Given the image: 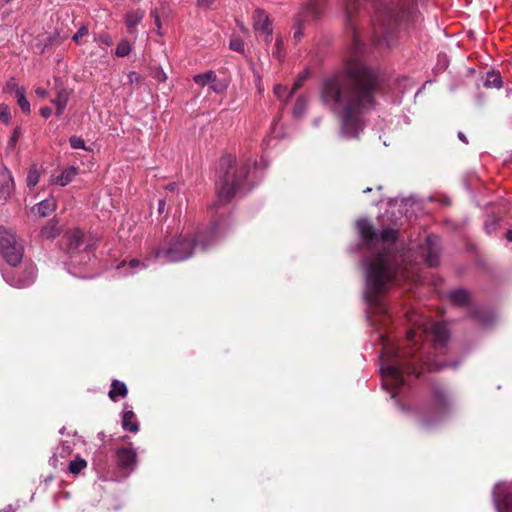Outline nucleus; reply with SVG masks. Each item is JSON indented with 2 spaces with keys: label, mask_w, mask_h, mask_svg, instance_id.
<instances>
[{
  "label": "nucleus",
  "mask_w": 512,
  "mask_h": 512,
  "mask_svg": "<svg viewBox=\"0 0 512 512\" xmlns=\"http://www.w3.org/2000/svg\"><path fill=\"white\" fill-rule=\"evenodd\" d=\"M380 85L378 72L358 59L348 61L341 75L323 81L322 103L339 121L342 137L359 138L366 116L378 105Z\"/></svg>",
  "instance_id": "nucleus-1"
},
{
  "label": "nucleus",
  "mask_w": 512,
  "mask_h": 512,
  "mask_svg": "<svg viewBox=\"0 0 512 512\" xmlns=\"http://www.w3.org/2000/svg\"><path fill=\"white\" fill-rule=\"evenodd\" d=\"M408 278L406 268L398 265L389 253H377L366 260V288L371 297Z\"/></svg>",
  "instance_id": "nucleus-2"
},
{
  "label": "nucleus",
  "mask_w": 512,
  "mask_h": 512,
  "mask_svg": "<svg viewBox=\"0 0 512 512\" xmlns=\"http://www.w3.org/2000/svg\"><path fill=\"white\" fill-rule=\"evenodd\" d=\"M255 167V161L245 159L237 161L232 155L220 159L216 193L220 203H228L234 196L246 189L248 175Z\"/></svg>",
  "instance_id": "nucleus-3"
},
{
  "label": "nucleus",
  "mask_w": 512,
  "mask_h": 512,
  "mask_svg": "<svg viewBox=\"0 0 512 512\" xmlns=\"http://www.w3.org/2000/svg\"><path fill=\"white\" fill-rule=\"evenodd\" d=\"M218 235V224L213 223L207 234L199 233L195 239L178 236L166 248H154L151 255L154 259H163L166 263L184 261L193 255L196 246L205 250L217 240Z\"/></svg>",
  "instance_id": "nucleus-4"
},
{
  "label": "nucleus",
  "mask_w": 512,
  "mask_h": 512,
  "mask_svg": "<svg viewBox=\"0 0 512 512\" xmlns=\"http://www.w3.org/2000/svg\"><path fill=\"white\" fill-rule=\"evenodd\" d=\"M383 351L381 354V373L383 377V385L387 389H396L404 384L403 373H412L414 369L403 360L390 344L382 340Z\"/></svg>",
  "instance_id": "nucleus-5"
},
{
  "label": "nucleus",
  "mask_w": 512,
  "mask_h": 512,
  "mask_svg": "<svg viewBox=\"0 0 512 512\" xmlns=\"http://www.w3.org/2000/svg\"><path fill=\"white\" fill-rule=\"evenodd\" d=\"M452 407L453 401L447 389L440 384H432L428 407L421 415V426L430 428L433 423L442 420Z\"/></svg>",
  "instance_id": "nucleus-6"
},
{
  "label": "nucleus",
  "mask_w": 512,
  "mask_h": 512,
  "mask_svg": "<svg viewBox=\"0 0 512 512\" xmlns=\"http://www.w3.org/2000/svg\"><path fill=\"white\" fill-rule=\"evenodd\" d=\"M409 17V12L402 7H384L377 12L373 25L375 30L382 32V39L375 40V44L385 43L386 47L391 46L390 36L394 27L400 25Z\"/></svg>",
  "instance_id": "nucleus-7"
},
{
  "label": "nucleus",
  "mask_w": 512,
  "mask_h": 512,
  "mask_svg": "<svg viewBox=\"0 0 512 512\" xmlns=\"http://www.w3.org/2000/svg\"><path fill=\"white\" fill-rule=\"evenodd\" d=\"M0 254L12 267L21 264L24 247L12 230L0 228Z\"/></svg>",
  "instance_id": "nucleus-8"
},
{
  "label": "nucleus",
  "mask_w": 512,
  "mask_h": 512,
  "mask_svg": "<svg viewBox=\"0 0 512 512\" xmlns=\"http://www.w3.org/2000/svg\"><path fill=\"white\" fill-rule=\"evenodd\" d=\"M2 276L7 284L15 288H25L32 285L37 277V267L31 261L23 262L19 267L15 266L2 271Z\"/></svg>",
  "instance_id": "nucleus-9"
},
{
  "label": "nucleus",
  "mask_w": 512,
  "mask_h": 512,
  "mask_svg": "<svg viewBox=\"0 0 512 512\" xmlns=\"http://www.w3.org/2000/svg\"><path fill=\"white\" fill-rule=\"evenodd\" d=\"M357 228L360 237L369 247H373L378 243L391 245L397 239V231L395 229L387 227L378 235L372 224L366 219L359 220L357 222Z\"/></svg>",
  "instance_id": "nucleus-10"
},
{
  "label": "nucleus",
  "mask_w": 512,
  "mask_h": 512,
  "mask_svg": "<svg viewBox=\"0 0 512 512\" xmlns=\"http://www.w3.org/2000/svg\"><path fill=\"white\" fill-rule=\"evenodd\" d=\"M322 0H307L302 10L297 14L293 25V39L297 42L303 37L304 24L317 20L323 13Z\"/></svg>",
  "instance_id": "nucleus-11"
},
{
  "label": "nucleus",
  "mask_w": 512,
  "mask_h": 512,
  "mask_svg": "<svg viewBox=\"0 0 512 512\" xmlns=\"http://www.w3.org/2000/svg\"><path fill=\"white\" fill-rule=\"evenodd\" d=\"M358 8V0H345V25L352 39L353 53H358L362 49V43L356 25L353 22V14Z\"/></svg>",
  "instance_id": "nucleus-12"
},
{
  "label": "nucleus",
  "mask_w": 512,
  "mask_h": 512,
  "mask_svg": "<svg viewBox=\"0 0 512 512\" xmlns=\"http://www.w3.org/2000/svg\"><path fill=\"white\" fill-rule=\"evenodd\" d=\"M423 251L426 254V262L429 266L435 267L439 264L440 245L438 237L428 236Z\"/></svg>",
  "instance_id": "nucleus-13"
},
{
  "label": "nucleus",
  "mask_w": 512,
  "mask_h": 512,
  "mask_svg": "<svg viewBox=\"0 0 512 512\" xmlns=\"http://www.w3.org/2000/svg\"><path fill=\"white\" fill-rule=\"evenodd\" d=\"M116 460L121 468L132 470L137 464V453L130 448H118L116 450Z\"/></svg>",
  "instance_id": "nucleus-14"
},
{
  "label": "nucleus",
  "mask_w": 512,
  "mask_h": 512,
  "mask_svg": "<svg viewBox=\"0 0 512 512\" xmlns=\"http://www.w3.org/2000/svg\"><path fill=\"white\" fill-rule=\"evenodd\" d=\"M64 238L66 240L67 251L71 256L81 250L83 245V232L80 229L75 228L67 232Z\"/></svg>",
  "instance_id": "nucleus-15"
},
{
  "label": "nucleus",
  "mask_w": 512,
  "mask_h": 512,
  "mask_svg": "<svg viewBox=\"0 0 512 512\" xmlns=\"http://www.w3.org/2000/svg\"><path fill=\"white\" fill-rule=\"evenodd\" d=\"M14 190V180L7 168L0 170V200L6 201Z\"/></svg>",
  "instance_id": "nucleus-16"
},
{
  "label": "nucleus",
  "mask_w": 512,
  "mask_h": 512,
  "mask_svg": "<svg viewBox=\"0 0 512 512\" xmlns=\"http://www.w3.org/2000/svg\"><path fill=\"white\" fill-rule=\"evenodd\" d=\"M80 169L76 166H69L62 170L59 175H52L50 178V184L66 186L71 183L75 177L79 174Z\"/></svg>",
  "instance_id": "nucleus-17"
},
{
  "label": "nucleus",
  "mask_w": 512,
  "mask_h": 512,
  "mask_svg": "<svg viewBox=\"0 0 512 512\" xmlns=\"http://www.w3.org/2000/svg\"><path fill=\"white\" fill-rule=\"evenodd\" d=\"M252 19L255 30L268 34V36L272 33L270 19L264 10L256 9L253 13Z\"/></svg>",
  "instance_id": "nucleus-18"
},
{
  "label": "nucleus",
  "mask_w": 512,
  "mask_h": 512,
  "mask_svg": "<svg viewBox=\"0 0 512 512\" xmlns=\"http://www.w3.org/2000/svg\"><path fill=\"white\" fill-rule=\"evenodd\" d=\"M72 91L65 88L59 87L56 89V96L51 102L56 106V115L61 116L67 106Z\"/></svg>",
  "instance_id": "nucleus-19"
},
{
  "label": "nucleus",
  "mask_w": 512,
  "mask_h": 512,
  "mask_svg": "<svg viewBox=\"0 0 512 512\" xmlns=\"http://www.w3.org/2000/svg\"><path fill=\"white\" fill-rule=\"evenodd\" d=\"M122 428L131 433H137L139 431V423L137 421L135 413L128 409V406L125 405L122 412V420H121Z\"/></svg>",
  "instance_id": "nucleus-20"
},
{
  "label": "nucleus",
  "mask_w": 512,
  "mask_h": 512,
  "mask_svg": "<svg viewBox=\"0 0 512 512\" xmlns=\"http://www.w3.org/2000/svg\"><path fill=\"white\" fill-rule=\"evenodd\" d=\"M432 334L435 346L443 347L446 345L449 338V332L445 324H434L432 327Z\"/></svg>",
  "instance_id": "nucleus-21"
},
{
  "label": "nucleus",
  "mask_w": 512,
  "mask_h": 512,
  "mask_svg": "<svg viewBox=\"0 0 512 512\" xmlns=\"http://www.w3.org/2000/svg\"><path fill=\"white\" fill-rule=\"evenodd\" d=\"M128 394V388L124 382L112 380L111 388L108 392L110 400L116 402L119 398H125Z\"/></svg>",
  "instance_id": "nucleus-22"
},
{
  "label": "nucleus",
  "mask_w": 512,
  "mask_h": 512,
  "mask_svg": "<svg viewBox=\"0 0 512 512\" xmlns=\"http://www.w3.org/2000/svg\"><path fill=\"white\" fill-rule=\"evenodd\" d=\"M56 209V201L53 198L45 199L33 207V212L40 217H46Z\"/></svg>",
  "instance_id": "nucleus-23"
},
{
  "label": "nucleus",
  "mask_w": 512,
  "mask_h": 512,
  "mask_svg": "<svg viewBox=\"0 0 512 512\" xmlns=\"http://www.w3.org/2000/svg\"><path fill=\"white\" fill-rule=\"evenodd\" d=\"M60 232L61 228L59 227L56 219L49 220L41 229V235L46 239H54L60 234Z\"/></svg>",
  "instance_id": "nucleus-24"
},
{
  "label": "nucleus",
  "mask_w": 512,
  "mask_h": 512,
  "mask_svg": "<svg viewBox=\"0 0 512 512\" xmlns=\"http://www.w3.org/2000/svg\"><path fill=\"white\" fill-rule=\"evenodd\" d=\"M145 13L143 10L130 11L125 15L126 26L132 31L143 19Z\"/></svg>",
  "instance_id": "nucleus-25"
},
{
  "label": "nucleus",
  "mask_w": 512,
  "mask_h": 512,
  "mask_svg": "<svg viewBox=\"0 0 512 512\" xmlns=\"http://www.w3.org/2000/svg\"><path fill=\"white\" fill-rule=\"evenodd\" d=\"M449 298L453 304L458 306H464L469 302V294L463 289L452 291Z\"/></svg>",
  "instance_id": "nucleus-26"
},
{
  "label": "nucleus",
  "mask_w": 512,
  "mask_h": 512,
  "mask_svg": "<svg viewBox=\"0 0 512 512\" xmlns=\"http://www.w3.org/2000/svg\"><path fill=\"white\" fill-rule=\"evenodd\" d=\"M193 80L196 84L205 86L208 84H212L216 81V74L214 71L209 70L202 74H197L193 77Z\"/></svg>",
  "instance_id": "nucleus-27"
},
{
  "label": "nucleus",
  "mask_w": 512,
  "mask_h": 512,
  "mask_svg": "<svg viewBox=\"0 0 512 512\" xmlns=\"http://www.w3.org/2000/svg\"><path fill=\"white\" fill-rule=\"evenodd\" d=\"M39 179H40V173L38 171V168L36 165H32L27 172V178H26L27 186L29 188H34L38 184Z\"/></svg>",
  "instance_id": "nucleus-28"
},
{
  "label": "nucleus",
  "mask_w": 512,
  "mask_h": 512,
  "mask_svg": "<svg viewBox=\"0 0 512 512\" xmlns=\"http://www.w3.org/2000/svg\"><path fill=\"white\" fill-rule=\"evenodd\" d=\"M86 467H87V462L80 456L75 457V459H73L69 463V471H70V473H72L74 475L79 474Z\"/></svg>",
  "instance_id": "nucleus-29"
},
{
  "label": "nucleus",
  "mask_w": 512,
  "mask_h": 512,
  "mask_svg": "<svg viewBox=\"0 0 512 512\" xmlns=\"http://www.w3.org/2000/svg\"><path fill=\"white\" fill-rule=\"evenodd\" d=\"M15 96L17 98V102H18V105L21 108V110L24 113H27V114L30 113V111H31L30 103L26 99L25 89H18L17 94Z\"/></svg>",
  "instance_id": "nucleus-30"
},
{
  "label": "nucleus",
  "mask_w": 512,
  "mask_h": 512,
  "mask_svg": "<svg viewBox=\"0 0 512 512\" xmlns=\"http://www.w3.org/2000/svg\"><path fill=\"white\" fill-rule=\"evenodd\" d=\"M485 86L500 88L502 86L501 76L498 73H489L485 81Z\"/></svg>",
  "instance_id": "nucleus-31"
},
{
  "label": "nucleus",
  "mask_w": 512,
  "mask_h": 512,
  "mask_svg": "<svg viewBox=\"0 0 512 512\" xmlns=\"http://www.w3.org/2000/svg\"><path fill=\"white\" fill-rule=\"evenodd\" d=\"M166 10L168 11L169 8H168V5H166L164 2L161 3V8L158 9H154L151 11V17L154 19V22L157 26L158 29L161 28V22H160V15L161 14H165Z\"/></svg>",
  "instance_id": "nucleus-32"
},
{
  "label": "nucleus",
  "mask_w": 512,
  "mask_h": 512,
  "mask_svg": "<svg viewBox=\"0 0 512 512\" xmlns=\"http://www.w3.org/2000/svg\"><path fill=\"white\" fill-rule=\"evenodd\" d=\"M130 51V43L127 40H122L120 43H118L115 53L118 57H125L130 53Z\"/></svg>",
  "instance_id": "nucleus-33"
},
{
  "label": "nucleus",
  "mask_w": 512,
  "mask_h": 512,
  "mask_svg": "<svg viewBox=\"0 0 512 512\" xmlns=\"http://www.w3.org/2000/svg\"><path fill=\"white\" fill-rule=\"evenodd\" d=\"M497 490H499V487H496V489L494 491V496H495V501H496L497 507L500 508L501 503L504 507H508L512 503V497L509 494H506L503 496V499H500V495L497 492Z\"/></svg>",
  "instance_id": "nucleus-34"
},
{
  "label": "nucleus",
  "mask_w": 512,
  "mask_h": 512,
  "mask_svg": "<svg viewBox=\"0 0 512 512\" xmlns=\"http://www.w3.org/2000/svg\"><path fill=\"white\" fill-rule=\"evenodd\" d=\"M307 77H308V72L307 71L302 72L298 76L297 80L294 82V84L292 86L291 91L288 93V98H290L302 86V84L307 79Z\"/></svg>",
  "instance_id": "nucleus-35"
},
{
  "label": "nucleus",
  "mask_w": 512,
  "mask_h": 512,
  "mask_svg": "<svg viewBox=\"0 0 512 512\" xmlns=\"http://www.w3.org/2000/svg\"><path fill=\"white\" fill-rule=\"evenodd\" d=\"M149 261H150V258H147L144 261H140V260H137V259H132L128 263V265H129V268L132 270V272H134L137 269H146L148 267V265H149Z\"/></svg>",
  "instance_id": "nucleus-36"
},
{
  "label": "nucleus",
  "mask_w": 512,
  "mask_h": 512,
  "mask_svg": "<svg viewBox=\"0 0 512 512\" xmlns=\"http://www.w3.org/2000/svg\"><path fill=\"white\" fill-rule=\"evenodd\" d=\"M0 120L4 124H9L11 121V112L6 104H0Z\"/></svg>",
  "instance_id": "nucleus-37"
},
{
  "label": "nucleus",
  "mask_w": 512,
  "mask_h": 512,
  "mask_svg": "<svg viewBox=\"0 0 512 512\" xmlns=\"http://www.w3.org/2000/svg\"><path fill=\"white\" fill-rule=\"evenodd\" d=\"M69 143L73 149H87L84 140L79 136H71Z\"/></svg>",
  "instance_id": "nucleus-38"
},
{
  "label": "nucleus",
  "mask_w": 512,
  "mask_h": 512,
  "mask_svg": "<svg viewBox=\"0 0 512 512\" xmlns=\"http://www.w3.org/2000/svg\"><path fill=\"white\" fill-rule=\"evenodd\" d=\"M305 108H306V100L302 97L298 98L295 103L294 109H293L294 115L295 116L302 115Z\"/></svg>",
  "instance_id": "nucleus-39"
},
{
  "label": "nucleus",
  "mask_w": 512,
  "mask_h": 512,
  "mask_svg": "<svg viewBox=\"0 0 512 512\" xmlns=\"http://www.w3.org/2000/svg\"><path fill=\"white\" fill-rule=\"evenodd\" d=\"M274 94L277 98L279 99H283L285 98V101H287L289 98H288V94H287V88L286 86H283L281 84H276L274 86Z\"/></svg>",
  "instance_id": "nucleus-40"
},
{
  "label": "nucleus",
  "mask_w": 512,
  "mask_h": 512,
  "mask_svg": "<svg viewBox=\"0 0 512 512\" xmlns=\"http://www.w3.org/2000/svg\"><path fill=\"white\" fill-rule=\"evenodd\" d=\"M230 48L234 51L243 53L244 52V42L240 38H233L230 41Z\"/></svg>",
  "instance_id": "nucleus-41"
},
{
  "label": "nucleus",
  "mask_w": 512,
  "mask_h": 512,
  "mask_svg": "<svg viewBox=\"0 0 512 512\" xmlns=\"http://www.w3.org/2000/svg\"><path fill=\"white\" fill-rule=\"evenodd\" d=\"M88 34V28L87 26L83 25L81 26L78 31L74 34L72 37L73 41H75L77 44H80V39L83 36H86Z\"/></svg>",
  "instance_id": "nucleus-42"
},
{
  "label": "nucleus",
  "mask_w": 512,
  "mask_h": 512,
  "mask_svg": "<svg viewBox=\"0 0 512 512\" xmlns=\"http://www.w3.org/2000/svg\"><path fill=\"white\" fill-rule=\"evenodd\" d=\"M18 89H24V87H20L18 86L17 82L15 81L14 78H11L7 83H6V86L4 88V90L6 92H11V91H14L15 92V95L17 94V90Z\"/></svg>",
  "instance_id": "nucleus-43"
},
{
  "label": "nucleus",
  "mask_w": 512,
  "mask_h": 512,
  "mask_svg": "<svg viewBox=\"0 0 512 512\" xmlns=\"http://www.w3.org/2000/svg\"><path fill=\"white\" fill-rule=\"evenodd\" d=\"M226 88L227 84L221 81L216 80L214 83L211 84V89L215 93H223L226 90Z\"/></svg>",
  "instance_id": "nucleus-44"
},
{
  "label": "nucleus",
  "mask_w": 512,
  "mask_h": 512,
  "mask_svg": "<svg viewBox=\"0 0 512 512\" xmlns=\"http://www.w3.org/2000/svg\"><path fill=\"white\" fill-rule=\"evenodd\" d=\"M276 51L273 52V55L277 57L279 60L283 58L282 49H283V42L281 38L276 39L275 43Z\"/></svg>",
  "instance_id": "nucleus-45"
},
{
  "label": "nucleus",
  "mask_w": 512,
  "mask_h": 512,
  "mask_svg": "<svg viewBox=\"0 0 512 512\" xmlns=\"http://www.w3.org/2000/svg\"><path fill=\"white\" fill-rule=\"evenodd\" d=\"M215 0H197V6L201 9H210L212 8Z\"/></svg>",
  "instance_id": "nucleus-46"
},
{
  "label": "nucleus",
  "mask_w": 512,
  "mask_h": 512,
  "mask_svg": "<svg viewBox=\"0 0 512 512\" xmlns=\"http://www.w3.org/2000/svg\"><path fill=\"white\" fill-rule=\"evenodd\" d=\"M97 41L101 44H105L107 46H111L112 45V39L111 37L108 35V34H103V35H100L98 38H97Z\"/></svg>",
  "instance_id": "nucleus-47"
},
{
  "label": "nucleus",
  "mask_w": 512,
  "mask_h": 512,
  "mask_svg": "<svg viewBox=\"0 0 512 512\" xmlns=\"http://www.w3.org/2000/svg\"><path fill=\"white\" fill-rule=\"evenodd\" d=\"M40 115L44 118H49L52 115V109L48 106H44L40 109Z\"/></svg>",
  "instance_id": "nucleus-48"
},
{
  "label": "nucleus",
  "mask_w": 512,
  "mask_h": 512,
  "mask_svg": "<svg viewBox=\"0 0 512 512\" xmlns=\"http://www.w3.org/2000/svg\"><path fill=\"white\" fill-rule=\"evenodd\" d=\"M35 94L40 98H46L48 96V91L42 87H37L35 89Z\"/></svg>",
  "instance_id": "nucleus-49"
},
{
  "label": "nucleus",
  "mask_w": 512,
  "mask_h": 512,
  "mask_svg": "<svg viewBox=\"0 0 512 512\" xmlns=\"http://www.w3.org/2000/svg\"><path fill=\"white\" fill-rule=\"evenodd\" d=\"M18 137H19V129H18V128H16V129L14 130V132H13V134H12V136H11L10 140H9V144H10L11 146H13V145L17 142Z\"/></svg>",
  "instance_id": "nucleus-50"
},
{
  "label": "nucleus",
  "mask_w": 512,
  "mask_h": 512,
  "mask_svg": "<svg viewBox=\"0 0 512 512\" xmlns=\"http://www.w3.org/2000/svg\"><path fill=\"white\" fill-rule=\"evenodd\" d=\"M60 498L69 499L70 498V493L69 492H64V493L56 494L54 496V501L57 503Z\"/></svg>",
  "instance_id": "nucleus-51"
},
{
  "label": "nucleus",
  "mask_w": 512,
  "mask_h": 512,
  "mask_svg": "<svg viewBox=\"0 0 512 512\" xmlns=\"http://www.w3.org/2000/svg\"><path fill=\"white\" fill-rule=\"evenodd\" d=\"M415 336H416V332L414 330H409L407 332V340L408 341H414Z\"/></svg>",
  "instance_id": "nucleus-52"
},
{
  "label": "nucleus",
  "mask_w": 512,
  "mask_h": 512,
  "mask_svg": "<svg viewBox=\"0 0 512 512\" xmlns=\"http://www.w3.org/2000/svg\"><path fill=\"white\" fill-rule=\"evenodd\" d=\"M458 138L465 144H468V140L463 132H458Z\"/></svg>",
  "instance_id": "nucleus-53"
},
{
  "label": "nucleus",
  "mask_w": 512,
  "mask_h": 512,
  "mask_svg": "<svg viewBox=\"0 0 512 512\" xmlns=\"http://www.w3.org/2000/svg\"><path fill=\"white\" fill-rule=\"evenodd\" d=\"M165 201L164 200H159V203H158V206H159V211H162L165 207Z\"/></svg>",
  "instance_id": "nucleus-54"
},
{
  "label": "nucleus",
  "mask_w": 512,
  "mask_h": 512,
  "mask_svg": "<svg viewBox=\"0 0 512 512\" xmlns=\"http://www.w3.org/2000/svg\"><path fill=\"white\" fill-rule=\"evenodd\" d=\"M272 41V33L268 36V34H265V42L269 44Z\"/></svg>",
  "instance_id": "nucleus-55"
},
{
  "label": "nucleus",
  "mask_w": 512,
  "mask_h": 512,
  "mask_svg": "<svg viewBox=\"0 0 512 512\" xmlns=\"http://www.w3.org/2000/svg\"><path fill=\"white\" fill-rule=\"evenodd\" d=\"M506 238L509 242H512V230L508 231L506 234Z\"/></svg>",
  "instance_id": "nucleus-56"
},
{
  "label": "nucleus",
  "mask_w": 512,
  "mask_h": 512,
  "mask_svg": "<svg viewBox=\"0 0 512 512\" xmlns=\"http://www.w3.org/2000/svg\"><path fill=\"white\" fill-rule=\"evenodd\" d=\"M133 77H135V78H137V77H138V75H137V73H136V72H131V73L129 74L130 81H133Z\"/></svg>",
  "instance_id": "nucleus-57"
},
{
  "label": "nucleus",
  "mask_w": 512,
  "mask_h": 512,
  "mask_svg": "<svg viewBox=\"0 0 512 512\" xmlns=\"http://www.w3.org/2000/svg\"><path fill=\"white\" fill-rule=\"evenodd\" d=\"M126 265V262H121L118 266H117V269H120L121 267H124Z\"/></svg>",
  "instance_id": "nucleus-58"
},
{
  "label": "nucleus",
  "mask_w": 512,
  "mask_h": 512,
  "mask_svg": "<svg viewBox=\"0 0 512 512\" xmlns=\"http://www.w3.org/2000/svg\"><path fill=\"white\" fill-rule=\"evenodd\" d=\"M239 27H240V29H241L242 31H247V29L245 28V26H244L243 24H240V25H239Z\"/></svg>",
  "instance_id": "nucleus-59"
},
{
  "label": "nucleus",
  "mask_w": 512,
  "mask_h": 512,
  "mask_svg": "<svg viewBox=\"0 0 512 512\" xmlns=\"http://www.w3.org/2000/svg\"><path fill=\"white\" fill-rule=\"evenodd\" d=\"M371 190H372V189H371L370 187H368V188H366L363 192H364V193H368V192H371Z\"/></svg>",
  "instance_id": "nucleus-60"
}]
</instances>
